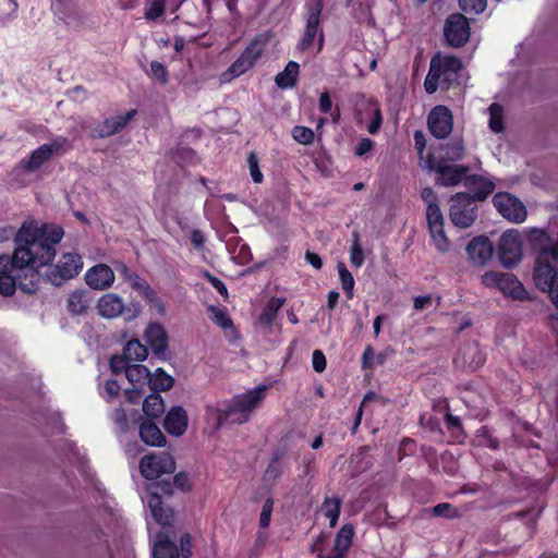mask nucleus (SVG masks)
Wrapping results in <instances>:
<instances>
[{"instance_id":"obj_1","label":"nucleus","mask_w":558,"mask_h":558,"mask_svg":"<svg viewBox=\"0 0 558 558\" xmlns=\"http://www.w3.org/2000/svg\"><path fill=\"white\" fill-rule=\"evenodd\" d=\"M63 235L59 226L23 223L14 238L12 256H0V293L11 296L17 287L27 294L35 293L40 281L38 269L54 259L56 245Z\"/></svg>"},{"instance_id":"obj_2","label":"nucleus","mask_w":558,"mask_h":558,"mask_svg":"<svg viewBox=\"0 0 558 558\" xmlns=\"http://www.w3.org/2000/svg\"><path fill=\"white\" fill-rule=\"evenodd\" d=\"M463 63L460 58L451 54L435 53L429 62V70L424 81L425 92L429 95L437 92L449 90L460 84V72Z\"/></svg>"},{"instance_id":"obj_3","label":"nucleus","mask_w":558,"mask_h":558,"mask_svg":"<svg viewBox=\"0 0 558 558\" xmlns=\"http://www.w3.org/2000/svg\"><path fill=\"white\" fill-rule=\"evenodd\" d=\"M267 390L268 386L260 385L234 396L223 411L225 418L235 424L246 423L252 413L263 404Z\"/></svg>"},{"instance_id":"obj_4","label":"nucleus","mask_w":558,"mask_h":558,"mask_svg":"<svg viewBox=\"0 0 558 558\" xmlns=\"http://www.w3.org/2000/svg\"><path fill=\"white\" fill-rule=\"evenodd\" d=\"M132 351H122L110 360V368L114 374L124 373L131 384H145L148 380L149 371L146 366L137 363L147 359V351H134L135 357L131 355Z\"/></svg>"},{"instance_id":"obj_5","label":"nucleus","mask_w":558,"mask_h":558,"mask_svg":"<svg viewBox=\"0 0 558 558\" xmlns=\"http://www.w3.org/2000/svg\"><path fill=\"white\" fill-rule=\"evenodd\" d=\"M477 217V206L468 192H459L450 199L449 218L456 227H471Z\"/></svg>"},{"instance_id":"obj_6","label":"nucleus","mask_w":558,"mask_h":558,"mask_svg":"<svg viewBox=\"0 0 558 558\" xmlns=\"http://www.w3.org/2000/svg\"><path fill=\"white\" fill-rule=\"evenodd\" d=\"M482 283L488 288H497L513 300L524 301L529 299L524 286L513 274L487 271L482 276Z\"/></svg>"},{"instance_id":"obj_7","label":"nucleus","mask_w":558,"mask_h":558,"mask_svg":"<svg viewBox=\"0 0 558 558\" xmlns=\"http://www.w3.org/2000/svg\"><path fill=\"white\" fill-rule=\"evenodd\" d=\"M428 169L438 174L436 184L441 186H457L465 179L471 168L465 165L447 163L446 160H436V157L428 155L426 159Z\"/></svg>"},{"instance_id":"obj_8","label":"nucleus","mask_w":558,"mask_h":558,"mask_svg":"<svg viewBox=\"0 0 558 558\" xmlns=\"http://www.w3.org/2000/svg\"><path fill=\"white\" fill-rule=\"evenodd\" d=\"M323 12L322 0L316 1L308 10L306 25L303 36L298 45L300 51H307L314 44L317 37V51L320 52L325 44V35L323 28L319 26L320 16Z\"/></svg>"},{"instance_id":"obj_9","label":"nucleus","mask_w":558,"mask_h":558,"mask_svg":"<svg viewBox=\"0 0 558 558\" xmlns=\"http://www.w3.org/2000/svg\"><path fill=\"white\" fill-rule=\"evenodd\" d=\"M268 40L269 36L267 34H257L230 65L229 72L233 76H240L253 68L256 61L262 57Z\"/></svg>"},{"instance_id":"obj_10","label":"nucleus","mask_w":558,"mask_h":558,"mask_svg":"<svg viewBox=\"0 0 558 558\" xmlns=\"http://www.w3.org/2000/svg\"><path fill=\"white\" fill-rule=\"evenodd\" d=\"M82 268L83 260L78 254L64 253L58 264L47 270L46 280L56 287H60L77 276Z\"/></svg>"},{"instance_id":"obj_11","label":"nucleus","mask_w":558,"mask_h":558,"mask_svg":"<svg viewBox=\"0 0 558 558\" xmlns=\"http://www.w3.org/2000/svg\"><path fill=\"white\" fill-rule=\"evenodd\" d=\"M426 219L432 243L440 254L449 252L451 243L445 232V220L437 203L430 202L426 208Z\"/></svg>"},{"instance_id":"obj_12","label":"nucleus","mask_w":558,"mask_h":558,"mask_svg":"<svg viewBox=\"0 0 558 558\" xmlns=\"http://www.w3.org/2000/svg\"><path fill=\"white\" fill-rule=\"evenodd\" d=\"M498 258L508 269L513 268L522 259V242L517 230H508L499 239Z\"/></svg>"},{"instance_id":"obj_13","label":"nucleus","mask_w":558,"mask_h":558,"mask_svg":"<svg viewBox=\"0 0 558 558\" xmlns=\"http://www.w3.org/2000/svg\"><path fill=\"white\" fill-rule=\"evenodd\" d=\"M444 36L450 47L464 46L471 36L469 20L461 13L450 14L445 22Z\"/></svg>"},{"instance_id":"obj_14","label":"nucleus","mask_w":558,"mask_h":558,"mask_svg":"<svg viewBox=\"0 0 558 558\" xmlns=\"http://www.w3.org/2000/svg\"><path fill=\"white\" fill-rule=\"evenodd\" d=\"M174 470L175 462L167 452L147 454L140 462L141 474L146 480H156L162 474L174 472Z\"/></svg>"},{"instance_id":"obj_15","label":"nucleus","mask_w":558,"mask_h":558,"mask_svg":"<svg viewBox=\"0 0 558 558\" xmlns=\"http://www.w3.org/2000/svg\"><path fill=\"white\" fill-rule=\"evenodd\" d=\"M497 211L507 220L521 223L526 219L527 213L524 204L508 192H498L493 197Z\"/></svg>"},{"instance_id":"obj_16","label":"nucleus","mask_w":558,"mask_h":558,"mask_svg":"<svg viewBox=\"0 0 558 558\" xmlns=\"http://www.w3.org/2000/svg\"><path fill=\"white\" fill-rule=\"evenodd\" d=\"M428 130L438 140L446 138L452 131L453 117L450 109L438 105L434 107L427 119Z\"/></svg>"},{"instance_id":"obj_17","label":"nucleus","mask_w":558,"mask_h":558,"mask_svg":"<svg viewBox=\"0 0 558 558\" xmlns=\"http://www.w3.org/2000/svg\"><path fill=\"white\" fill-rule=\"evenodd\" d=\"M136 114L137 110L131 109L125 113L106 118L101 123L92 129L90 135L93 138H105L112 136L124 130Z\"/></svg>"},{"instance_id":"obj_18","label":"nucleus","mask_w":558,"mask_h":558,"mask_svg":"<svg viewBox=\"0 0 558 558\" xmlns=\"http://www.w3.org/2000/svg\"><path fill=\"white\" fill-rule=\"evenodd\" d=\"M157 488L158 485L156 484L148 485L142 500L148 505L156 522L162 526H167L172 523L174 514L172 509L163 507L161 498L157 494Z\"/></svg>"},{"instance_id":"obj_19","label":"nucleus","mask_w":558,"mask_h":558,"mask_svg":"<svg viewBox=\"0 0 558 558\" xmlns=\"http://www.w3.org/2000/svg\"><path fill=\"white\" fill-rule=\"evenodd\" d=\"M144 338L148 347L142 344L138 339H131L123 349H132L133 345L137 349H168V335L159 323H150L145 329Z\"/></svg>"},{"instance_id":"obj_20","label":"nucleus","mask_w":558,"mask_h":558,"mask_svg":"<svg viewBox=\"0 0 558 558\" xmlns=\"http://www.w3.org/2000/svg\"><path fill=\"white\" fill-rule=\"evenodd\" d=\"M51 158V150L48 146L40 145L38 148L33 150L28 158H23L20 162L11 170L9 175L12 180H17V177L22 172H35L46 161Z\"/></svg>"},{"instance_id":"obj_21","label":"nucleus","mask_w":558,"mask_h":558,"mask_svg":"<svg viewBox=\"0 0 558 558\" xmlns=\"http://www.w3.org/2000/svg\"><path fill=\"white\" fill-rule=\"evenodd\" d=\"M85 281L94 290H105L114 281L113 270L106 264H97L85 274Z\"/></svg>"},{"instance_id":"obj_22","label":"nucleus","mask_w":558,"mask_h":558,"mask_svg":"<svg viewBox=\"0 0 558 558\" xmlns=\"http://www.w3.org/2000/svg\"><path fill=\"white\" fill-rule=\"evenodd\" d=\"M464 186L469 190L474 203L487 199L496 187L490 179L480 174H469Z\"/></svg>"},{"instance_id":"obj_23","label":"nucleus","mask_w":558,"mask_h":558,"mask_svg":"<svg viewBox=\"0 0 558 558\" xmlns=\"http://www.w3.org/2000/svg\"><path fill=\"white\" fill-rule=\"evenodd\" d=\"M494 247L486 236L474 238L466 245L470 259L477 265L486 264L493 256Z\"/></svg>"},{"instance_id":"obj_24","label":"nucleus","mask_w":558,"mask_h":558,"mask_svg":"<svg viewBox=\"0 0 558 558\" xmlns=\"http://www.w3.org/2000/svg\"><path fill=\"white\" fill-rule=\"evenodd\" d=\"M189 424L186 411L182 407H172L165 416L163 427L172 436H181Z\"/></svg>"},{"instance_id":"obj_25","label":"nucleus","mask_w":558,"mask_h":558,"mask_svg":"<svg viewBox=\"0 0 558 558\" xmlns=\"http://www.w3.org/2000/svg\"><path fill=\"white\" fill-rule=\"evenodd\" d=\"M98 313L105 318H116L123 315L125 312H130L123 300L114 293H106L102 295L97 303Z\"/></svg>"},{"instance_id":"obj_26","label":"nucleus","mask_w":558,"mask_h":558,"mask_svg":"<svg viewBox=\"0 0 558 558\" xmlns=\"http://www.w3.org/2000/svg\"><path fill=\"white\" fill-rule=\"evenodd\" d=\"M286 302L284 298L272 296L264 305L260 314L258 315L257 322L259 326L270 328L277 318L279 310Z\"/></svg>"},{"instance_id":"obj_27","label":"nucleus","mask_w":558,"mask_h":558,"mask_svg":"<svg viewBox=\"0 0 558 558\" xmlns=\"http://www.w3.org/2000/svg\"><path fill=\"white\" fill-rule=\"evenodd\" d=\"M141 439L148 446L163 447L166 445V437L159 427L150 422L144 421L140 427Z\"/></svg>"},{"instance_id":"obj_28","label":"nucleus","mask_w":558,"mask_h":558,"mask_svg":"<svg viewBox=\"0 0 558 558\" xmlns=\"http://www.w3.org/2000/svg\"><path fill=\"white\" fill-rule=\"evenodd\" d=\"M439 150L440 156L436 160H446L447 163L462 160L465 154L463 141L459 138L441 144Z\"/></svg>"},{"instance_id":"obj_29","label":"nucleus","mask_w":558,"mask_h":558,"mask_svg":"<svg viewBox=\"0 0 558 558\" xmlns=\"http://www.w3.org/2000/svg\"><path fill=\"white\" fill-rule=\"evenodd\" d=\"M300 74V65L295 61H289L282 72H279L275 82L279 88L287 89L295 86Z\"/></svg>"},{"instance_id":"obj_30","label":"nucleus","mask_w":558,"mask_h":558,"mask_svg":"<svg viewBox=\"0 0 558 558\" xmlns=\"http://www.w3.org/2000/svg\"><path fill=\"white\" fill-rule=\"evenodd\" d=\"M90 293L86 290H75L68 298V310L74 315L83 314L90 306Z\"/></svg>"},{"instance_id":"obj_31","label":"nucleus","mask_w":558,"mask_h":558,"mask_svg":"<svg viewBox=\"0 0 558 558\" xmlns=\"http://www.w3.org/2000/svg\"><path fill=\"white\" fill-rule=\"evenodd\" d=\"M154 558H179L178 548L168 537L161 533L155 536Z\"/></svg>"},{"instance_id":"obj_32","label":"nucleus","mask_w":558,"mask_h":558,"mask_svg":"<svg viewBox=\"0 0 558 558\" xmlns=\"http://www.w3.org/2000/svg\"><path fill=\"white\" fill-rule=\"evenodd\" d=\"M453 361L458 367L475 371L484 363V356L481 351H459Z\"/></svg>"},{"instance_id":"obj_33","label":"nucleus","mask_w":558,"mask_h":558,"mask_svg":"<svg viewBox=\"0 0 558 558\" xmlns=\"http://www.w3.org/2000/svg\"><path fill=\"white\" fill-rule=\"evenodd\" d=\"M354 536V529L351 524L343 525L337 533L332 551L347 555Z\"/></svg>"},{"instance_id":"obj_34","label":"nucleus","mask_w":558,"mask_h":558,"mask_svg":"<svg viewBox=\"0 0 558 558\" xmlns=\"http://www.w3.org/2000/svg\"><path fill=\"white\" fill-rule=\"evenodd\" d=\"M341 499L338 496L326 497L322 505L324 515L329 519V526L335 527L339 520L341 510Z\"/></svg>"},{"instance_id":"obj_35","label":"nucleus","mask_w":558,"mask_h":558,"mask_svg":"<svg viewBox=\"0 0 558 558\" xmlns=\"http://www.w3.org/2000/svg\"><path fill=\"white\" fill-rule=\"evenodd\" d=\"M147 383L151 390L165 391L173 386V378L166 374L162 369L157 368L154 374L148 375Z\"/></svg>"},{"instance_id":"obj_36","label":"nucleus","mask_w":558,"mask_h":558,"mask_svg":"<svg viewBox=\"0 0 558 558\" xmlns=\"http://www.w3.org/2000/svg\"><path fill=\"white\" fill-rule=\"evenodd\" d=\"M143 411L151 418L159 417L165 412L162 398L158 393L147 396L143 403Z\"/></svg>"},{"instance_id":"obj_37","label":"nucleus","mask_w":558,"mask_h":558,"mask_svg":"<svg viewBox=\"0 0 558 558\" xmlns=\"http://www.w3.org/2000/svg\"><path fill=\"white\" fill-rule=\"evenodd\" d=\"M337 269L339 274V279L341 283V288L348 300H352L354 298V286L355 281L352 274L347 268L345 264L339 262L337 264Z\"/></svg>"},{"instance_id":"obj_38","label":"nucleus","mask_w":558,"mask_h":558,"mask_svg":"<svg viewBox=\"0 0 558 558\" xmlns=\"http://www.w3.org/2000/svg\"><path fill=\"white\" fill-rule=\"evenodd\" d=\"M368 105L372 107L371 109V121L367 124V131L369 134H377L383 125V113L381 109L376 100H369Z\"/></svg>"},{"instance_id":"obj_39","label":"nucleus","mask_w":558,"mask_h":558,"mask_svg":"<svg viewBox=\"0 0 558 558\" xmlns=\"http://www.w3.org/2000/svg\"><path fill=\"white\" fill-rule=\"evenodd\" d=\"M365 257L361 245V239L357 231L352 233V245L350 250V262L352 266L359 268L364 264Z\"/></svg>"},{"instance_id":"obj_40","label":"nucleus","mask_w":558,"mask_h":558,"mask_svg":"<svg viewBox=\"0 0 558 558\" xmlns=\"http://www.w3.org/2000/svg\"><path fill=\"white\" fill-rule=\"evenodd\" d=\"M172 159L178 166L183 167L185 163L191 165L195 161L196 153L191 147L179 145L172 150Z\"/></svg>"},{"instance_id":"obj_41","label":"nucleus","mask_w":558,"mask_h":558,"mask_svg":"<svg viewBox=\"0 0 558 558\" xmlns=\"http://www.w3.org/2000/svg\"><path fill=\"white\" fill-rule=\"evenodd\" d=\"M489 128L495 133H501L505 130L502 107L496 102L489 106Z\"/></svg>"},{"instance_id":"obj_42","label":"nucleus","mask_w":558,"mask_h":558,"mask_svg":"<svg viewBox=\"0 0 558 558\" xmlns=\"http://www.w3.org/2000/svg\"><path fill=\"white\" fill-rule=\"evenodd\" d=\"M146 74L155 78L160 85H167L169 82V73L167 68L159 61L153 60L149 64V71Z\"/></svg>"},{"instance_id":"obj_43","label":"nucleus","mask_w":558,"mask_h":558,"mask_svg":"<svg viewBox=\"0 0 558 558\" xmlns=\"http://www.w3.org/2000/svg\"><path fill=\"white\" fill-rule=\"evenodd\" d=\"M140 295L145 300V302L150 307L157 310L159 314H165V304L162 300L158 296L157 292L150 287V284Z\"/></svg>"},{"instance_id":"obj_44","label":"nucleus","mask_w":558,"mask_h":558,"mask_svg":"<svg viewBox=\"0 0 558 558\" xmlns=\"http://www.w3.org/2000/svg\"><path fill=\"white\" fill-rule=\"evenodd\" d=\"M291 134L293 140L302 145H311L315 138L314 131L302 125H295L292 129Z\"/></svg>"},{"instance_id":"obj_45","label":"nucleus","mask_w":558,"mask_h":558,"mask_svg":"<svg viewBox=\"0 0 558 558\" xmlns=\"http://www.w3.org/2000/svg\"><path fill=\"white\" fill-rule=\"evenodd\" d=\"M487 0H459L460 9L470 15H478L486 9Z\"/></svg>"},{"instance_id":"obj_46","label":"nucleus","mask_w":558,"mask_h":558,"mask_svg":"<svg viewBox=\"0 0 558 558\" xmlns=\"http://www.w3.org/2000/svg\"><path fill=\"white\" fill-rule=\"evenodd\" d=\"M209 311L213 313V322L221 327L222 329L227 330L229 328L233 327L232 319L230 318L229 314L219 307L210 306Z\"/></svg>"},{"instance_id":"obj_47","label":"nucleus","mask_w":558,"mask_h":558,"mask_svg":"<svg viewBox=\"0 0 558 558\" xmlns=\"http://www.w3.org/2000/svg\"><path fill=\"white\" fill-rule=\"evenodd\" d=\"M246 160L253 182L257 184L262 183L264 180V175L259 168V159L257 155L254 151H250Z\"/></svg>"},{"instance_id":"obj_48","label":"nucleus","mask_w":558,"mask_h":558,"mask_svg":"<svg viewBox=\"0 0 558 558\" xmlns=\"http://www.w3.org/2000/svg\"><path fill=\"white\" fill-rule=\"evenodd\" d=\"M165 0H153L145 11V17L155 21L165 14Z\"/></svg>"},{"instance_id":"obj_49","label":"nucleus","mask_w":558,"mask_h":558,"mask_svg":"<svg viewBox=\"0 0 558 558\" xmlns=\"http://www.w3.org/2000/svg\"><path fill=\"white\" fill-rule=\"evenodd\" d=\"M119 392H120L119 384L116 380L110 379L105 383V385L100 391V395L106 401L110 402L119 396Z\"/></svg>"},{"instance_id":"obj_50","label":"nucleus","mask_w":558,"mask_h":558,"mask_svg":"<svg viewBox=\"0 0 558 558\" xmlns=\"http://www.w3.org/2000/svg\"><path fill=\"white\" fill-rule=\"evenodd\" d=\"M51 7L56 13L62 15L61 19H65L69 17L72 12L73 2L72 0H53Z\"/></svg>"},{"instance_id":"obj_51","label":"nucleus","mask_w":558,"mask_h":558,"mask_svg":"<svg viewBox=\"0 0 558 558\" xmlns=\"http://www.w3.org/2000/svg\"><path fill=\"white\" fill-rule=\"evenodd\" d=\"M446 425L449 430H451L452 433H456L454 437L458 440H462L463 432L461 428V421L458 416L447 413L446 414Z\"/></svg>"},{"instance_id":"obj_52","label":"nucleus","mask_w":558,"mask_h":558,"mask_svg":"<svg viewBox=\"0 0 558 558\" xmlns=\"http://www.w3.org/2000/svg\"><path fill=\"white\" fill-rule=\"evenodd\" d=\"M433 514L436 517L444 518H456L458 517V511L450 504L444 502L438 504L433 508Z\"/></svg>"},{"instance_id":"obj_53","label":"nucleus","mask_w":558,"mask_h":558,"mask_svg":"<svg viewBox=\"0 0 558 558\" xmlns=\"http://www.w3.org/2000/svg\"><path fill=\"white\" fill-rule=\"evenodd\" d=\"M375 147V142L368 137H363L354 147V155L357 157H365Z\"/></svg>"},{"instance_id":"obj_54","label":"nucleus","mask_w":558,"mask_h":558,"mask_svg":"<svg viewBox=\"0 0 558 558\" xmlns=\"http://www.w3.org/2000/svg\"><path fill=\"white\" fill-rule=\"evenodd\" d=\"M271 512H272V501L270 499H267L263 505V509H262L260 518H259V525L263 529H266L269 526Z\"/></svg>"},{"instance_id":"obj_55","label":"nucleus","mask_w":558,"mask_h":558,"mask_svg":"<svg viewBox=\"0 0 558 558\" xmlns=\"http://www.w3.org/2000/svg\"><path fill=\"white\" fill-rule=\"evenodd\" d=\"M43 145L48 146V148L51 150V156L54 153H58V151L64 149L65 147L69 148L71 146L69 143V140L64 136H58V137L53 138L50 143L43 144Z\"/></svg>"},{"instance_id":"obj_56","label":"nucleus","mask_w":558,"mask_h":558,"mask_svg":"<svg viewBox=\"0 0 558 558\" xmlns=\"http://www.w3.org/2000/svg\"><path fill=\"white\" fill-rule=\"evenodd\" d=\"M131 288L137 291L140 294L149 286V283L142 278L140 275L134 272L128 280Z\"/></svg>"},{"instance_id":"obj_57","label":"nucleus","mask_w":558,"mask_h":558,"mask_svg":"<svg viewBox=\"0 0 558 558\" xmlns=\"http://www.w3.org/2000/svg\"><path fill=\"white\" fill-rule=\"evenodd\" d=\"M112 418L116 425L120 428V430L125 432L129 428L126 414L123 409H117L113 412Z\"/></svg>"},{"instance_id":"obj_58","label":"nucleus","mask_w":558,"mask_h":558,"mask_svg":"<svg viewBox=\"0 0 558 558\" xmlns=\"http://www.w3.org/2000/svg\"><path fill=\"white\" fill-rule=\"evenodd\" d=\"M319 111L322 113H329L332 109V101L328 92H323L319 96Z\"/></svg>"},{"instance_id":"obj_59","label":"nucleus","mask_w":558,"mask_h":558,"mask_svg":"<svg viewBox=\"0 0 558 558\" xmlns=\"http://www.w3.org/2000/svg\"><path fill=\"white\" fill-rule=\"evenodd\" d=\"M312 363H313V368L316 372L322 373L323 371H325V368H326V357L323 354V351H314Z\"/></svg>"},{"instance_id":"obj_60","label":"nucleus","mask_w":558,"mask_h":558,"mask_svg":"<svg viewBox=\"0 0 558 558\" xmlns=\"http://www.w3.org/2000/svg\"><path fill=\"white\" fill-rule=\"evenodd\" d=\"M207 277H208V281L217 290V292L221 296L227 298L228 296V289H227L226 284L223 283V281L220 280L219 278L215 277V276L209 275V274H207Z\"/></svg>"},{"instance_id":"obj_61","label":"nucleus","mask_w":558,"mask_h":558,"mask_svg":"<svg viewBox=\"0 0 558 558\" xmlns=\"http://www.w3.org/2000/svg\"><path fill=\"white\" fill-rule=\"evenodd\" d=\"M190 240H191L192 245L196 250L203 248V246L205 244L204 233L201 230H198V229H194L191 232Z\"/></svg>"},{"instance_id":"obj_62","label":"nucleus","mask_w":558,"mask_h":558,"mask_svg":"<svg viewBox=\"0 0 558 558\" xmlns=\"http://www.w3.org/2000/svg\"><path fill=\"white\" fill-rule=\"evenodd\" d=\"M433 302L432 295H418L414 298L413 306L416 311H422Z\"/></svg>"},{"instance_id":"obj_63","label":"nucleus","mask_w":558,"mask_h":558,"mask_svg":"<svg viewBox=\"0 0 558 558\" xmlns=\"http://www.w3.org/2000/svg\"><path fill=\"white\" fill-rule=\"evenodd\" d=\"M305 260L311 264L315 269H320L323 267V259L322 257L311 251H306L305 253Z\"/></svg>"},{"instance_id":"obj_64","label":"nucleus","mask_w":558,"mask_h":558,"mask_svg":"<svg viewBox=\"0 0 558 558\" xmlns=\"http://www.w3.org/2000/svg\"><path fill=\"white\" fill-rule=\"evenodd\" d=\"M191 537L189 534H185L181 537V550H182V556L184 558H189L191 555H192V551H191Z\"/></svg>"}]
</instances>
